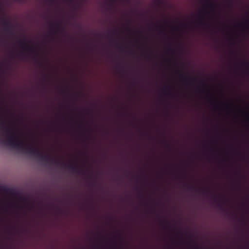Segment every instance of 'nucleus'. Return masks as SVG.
Here are the masks:
<instances>
[{"mask_svg":"<svg viewBox=\"0 0 249 249\" xmlns=\"http://www.w3.org/2000/svg\"><path fill=\"white\" fill-rule=\"evenodd\" d=\"M116 47H117V48H118L120 50V51H123V49L120 45L117 44Z\"/></svg>","mask_w":249,"mask_h":249,"instance_id":"13","label":"nucleus"},{"mask_svg":"<svg viewBox=\"0 0 249 249\" xmlns=\"http://www.w3.org/2000/svg\"><path fill=\"white\" fill-rule=\"evenodd\" d=\"M89 185L91 186H94L95 185V183L94 182H91L89 183Z\"/></svg>","mask_w":249,"mask_h":249,"instance_id":"16","label":"nucleus"},{"mask_svg":"<svg viewBox=\"0 0 249 249\" xmlns=\"http://www.w3.org/2000/svg\"><path fill=\"white\" fill-rule=\"evenodd\" d=\"M192 242L193 244V247L195 249H202L200 248L193 241H192Z\"/></svg>","mask_w":249,"mask_h":249,"instance_id":"11","label":"nucleus"},{"mask_svg":"<svg viewBox=\"0 0 249 249\" xmlns=\"http://www.w3.org/2000/svg\"><path fill=\"white\" fill-rule=\"evenodd\" d=\"M139 196L140 198H143V196L142 195V194L141 193V192H139Z\"/></svg>","mask_w":249,"mask_h":249,"instance_id":"15","label":"nucleus"},{"mask_svg":"<svg viewBox=\"0 0 249 249\" xmlns=\"http://www.w3.org/2000/svg\"><path fill=\"white\" fill-rule=\"evenodd\" d=\"M218 206H219V208H221L222 207L221 204H218Z\"/></svg>","mask_w":249,"mask_h":249,"instance_id":"25","label":"nucleus"},{"mask_svg":"<svg viewBox=\"0 0 249 249\" xmlns=\"http://www.w3.org/2000/svg\"><path fill=\"white\" fill-rule=\"evenodd\" d=\"M18 43L23 51L20 52L19 53L17 54V55L18 56L21 58H24L26 57V54L25 52L34 53L35 52L34 47L30 45L25 39L18 40Z\"/></svg>","mask_w":249,"mask_h":249,"instance_id":"2","label":"nucleus"},{"mask_svg":"<svg viewBox=\"0 0 249 249\" xmlns=\"http://www.w3.org/2000/svg\"><path fill=\"white\" fill-rule=\"evenodd\" d=\"M46 80H47V78H46V76H44L43 78H42L43 81H46Z\"/></svg>","mask_w":249,"mask_h":249,"instance_id":"19","label":"nucleus"},{"mask_svg":"<svg viewBox=\"0 0 249 249\" xmlns=\"http://www.w3.org/2000/svg\"><path fill=\"white\" fill-rule=\"evenodd\" d=\"M93 249H98V248L96 246H94Z\"/></svg>","mask_w":249,"mask_h":249,"instance_id":"21","label":"nucleus"},{"mask_svg":"<svg viewBox=\"0 0 249 249\" xmlns=\"http://www.w3.org/2000/svg\"><path fill=\"white\" fill-rule=\"evenodd\" d=\"M184 186L185 187L187 188L188 191H194V190L197 191V190L196 189V188L194 186H191V185H188L186 183L184 184Z\"/></svg>","mask_w":249,"mask_h":249,"instance_id":"9","label":"nucleus"},{"mask_svg":"<svg viewBox=\"0 0 249 249\" xmlns=\"http://www.w3.org/2000/svg\"><path fill=\"white\" fill-rule=\"evenodd\" d=\"M50 33L55 35L58 33H62L64 31V28L62 25V22L58 21L50 23Z\"/></svg>","mask_w":249,"mask_h":249,"instance_id":"3","label":"nucleus"},{"mask_svg":"<svg viewBox=\"0 0 249 249\" xmlns=\"http://www.w3.org/2000/svg\"><path fill=\"white\" fill-rule=\"evenodd\" d=\"M179 77L180 78L181 80L184 83H187L189 81L194 82L196 81L195 78L191 77L180 72H179Z\"/></svg>","mask_w":249,"mask_h":249,"instance_id":"7","label":"nucleus"},{"mask_svg":"<svg viewBox=\"0 0 249 249\" xmlns=\"http://www.w3.org/2000/svg\"><path fill=\"white\" fill-rule=\"evenodd\" d=\"M214 108L215 109H217V105L214 106Z\"/></svg>","mask_w":249,"mask_h":249,"instance_id":"24","label":"nucleus"},{"mask_svg":"<svg viewBox=\"0 0 249 249\" xmlns=\"http://www.w3.org/2000/svg\"><path fill=\"white\" fill-rule=\"evenodd\" d=\"M203 193L204 194H205L206 193H207V191H203Z\"/></svg>","mask_w":249,"mask_h":249,"instance_id":"27","label":"nucleus"},{"mask_svg":"<svg viewBox=\"0 0 249 249\" xmlns=\"http://www.w3.org/2000/svg\"><path fill=\"white\" fill-rule=\"evenodd\" d=\"M168 51L171 53H174L175 50L171 47H170L168 49Z\"/></svg>","mask_w":249,"mask_h":249,"instance_id":"12","label":"nucleus"},{"mask_svg":"<svg viewBox=\"0 0 249 249\" xmlns=\"http://www.w3.org/2000/svg\"><path fill=\"white\" fill-rule=\"evenodd\" d=\"M213 197L215 199H216V196H213Z\"/></svg>","mask_w":249,"mask_h":249,"instance_id":"23","label":"nucleus"},{"mask_svg":"<svg viewBox=\"0 0 249 249\" xmlns=\"http://www.w3.org/2000/svg\"><path fill=\"white\" fill-rule=\"evenodd\" d=\"M82 126H83V125H82V124H81V123H80V127H82Z\"/></svg>","mask_w":249,"mask_h":249,"instance_id":"28","label":"nucleus"},{"mask_svg":"<svg viewBox=\"0 0 249 249\" xmlns=\"http://www.w3.org/2000/svg\"><path fill=\"white\" fill-rule=\"evenodd\" d=\"M209 14V12L206 11L205 9L203 8L201 9L198 14V18H199V23L200 25H206L207 23L204 19V15L206 14Z\"/></svg>","mask_w":249,"mask_h":249,"instance_id":"5","label":"nucleus"},{"mask_svg":"<svg viewBox=\"0 0 249 249\" xmlns=\"http://www.w3.org/2000/svg\"><path fill=\"white\" fill-rule=\"evenodd\" d=\"M210 96H211V98H213V95L212 94H210Z\"/></svg>","mask_w":249,"mask_h":249,"instance_id":"26","label":"nucleus"},{"mask_svg":"<svg viewBox=\"0 0 249 249\" xmlns=\"http://www.w3.org/2000/svg\"><path fill=\"white\" fill-rule=\"evenodd\" d=\"M62 92L64 94H65V93H67V90L66 89H62Z\"/></svg>","mask_w":249,"mask_h":249,"instance_id":"18","label":"nucleus"},{"mask_svg":"<svg viewBox=\"0 0 249 249\" xmlns=\"http://www.w3.org/2000/svg\"><path fill=\"white\" fill-rule=\"evenodd\" d=\"M204 6L214 12L216 8V4L211 0H203Z\"/></svg>","mask_w":249,"mask_h":249,"instance_id":"6","label":"nucleus"},{"mask_svg":"<svg viewBox=\"0 0 249 249\" xmlns=\"http://www.w3.org/2000/svg\"><path fill=\"white\" fill-rule=\"evenodd\" d=\"M161 27V26H160L157 25V26H156V29L157 30H159V29H160Z\"/></svg>","mask_w":249,"mask_h":249,"instance_id":"17","label":"nucleus"},{"mask_svg":"<svg viewBox=\"0 0 249 249\" xmlns=\"http://www.w3.org/2000/svg\"><path fill=\"white\" fill-rule=\"evenodd\" d=\"M160 224L162 225H163L164 226H168L169 228H171V227L170 225V223L168 221H167L166 219H164L160 221Z\"/></svg>","mask_w":249,"mask_h":249,"instance_id":"8","label":"nucleus"},{"mask_svg":"<svg viewBox=\"0 0 249 249\" xmlns=\"http://www.w3.org/2000/svg\"><path fill=\"white\" fill-rule=\"evenodd\" d=\"M0 23L4 26V31L6 34L13 35L11 23L4 18L0 19Z\"/></svg>","mask_w":249,"mask_h":249,"instance_id":"4","label":"nucleus"},{"mask_svg":"<svg viewBox=\"0 0 249 249\" xmlns=\"http://www.w3.org/2000/svg\"><path fill=\"white\" fill-rule=\"evenodd\" d=\"M162 33H163L162 30H160V34H162Z\"/></svg>","mask_w":249,"mask_h":249,"instance_id":"22","label":"nucleus"},{"mask_svg":"<svg viewBox=\"0 0 249 249\" xmlns=\"http://www.w3.org/2000/svg\"><path fill=\"white\" fill-rule=\"evenodd\" d=\"M0 129L3 130L0 136V142L35 157L40 161V150L21 140L18 129L14 126L5 125L1 117H0Z\"/></svg>","mask_w":249,"mask_h":249,"instance_id":"1","label":"nucleus"},{"mask_svg":"<svg viewBox=\"0 0 249 249\" xmlns=\"http://www.w3.org/2000/svg\"><path fill=\"white\" fill-rule=\"evenodd\" d=\"M227 109L230 108V104L229 103L224 104Z\"/></svg>","mask_w":249,"mask_h":249,"instance_id":"14","label":"nucleus"},{"mask_svg":"<svg viewBox=\"0 0 249 249\" xmlns=\"http://www.w3.org/2000/svg\"><path fill=\"white\" fill-rule=\"evenodd\" d=\"M145 58H149V55H148V54L147 55V54H146V55H145Z\"/></svg>","mask_w":249,"mask_h":249,"instance_id":"20","label":"nucleus"},{"mask_svg":"<svg viewBox=\"0 0 249 249\" xmlns=\"http://www.w3.org/2000/svg\"><path fill=\"white\" fill-rule=\"evenodd\" d=\"M241 64L243 66L246 67L249 69V62L244 61L242 62Z\"/></svg>","mask_w":249,"mask_h":249,"instance_id":"10","label":"nucleus"}]
</instances>
